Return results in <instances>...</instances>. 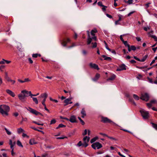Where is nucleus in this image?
<instances>
[{
  "label": "nucleus",
  "mask_w": 157,
  "mask_h": 157,
  "mask_svg": "<svg viewBox=\"0 0 157 157\" xmlns=\"http://www.w3.org/2000/svg\"><path fill=\"white\" fill-rule=\"evenodd\" d=\"M4 62H5V63H6L7 64H9L11 62V61L7 60H6L5 59V61H4Z\"/></svg>",
  "instance_id": "nucleus-63"
},
{
  "label": "nucleus",
  "mask_w": 157,
  "mask_h": 157,
  "mask_svg": "<svg viewBox=\"0 0 157 157\" xmlns=\"http://www.w3.org/2000/svg\"><path fill=\"white\" fill-rule=\"evenodd\" d=\"M27 110L29 111L30 113H32L35 114L36 115H37L39 114H41V113L37 111L36 110L31 108L30 107L28 108H26Z\"/></svg>",
  "instance_id": "nucleus-6"
},
{
  "label": "nucleus",
  "mask_w": 157,
  "mask_h": 157,
  "mask_svg": "<svg viewBox=\"0 0 157 157\" xmlns=\"http://www.w3.org/2000/svg\"><path fill=\"white\" fill-rule=\"evenodd\" d=\"M10 142H9V144L10 145V148L11 149V155L13 156L15 154V153L13 151L14 150V148L13 147L14 145H15V144L16 143V142L15 141H14L13 142H12V141L11 140H9Z\"/></svg>",
  "instance_id": "nucleus-7"
},
{
  "label": "nucleus",
  "mask_w": 157,
  "mask_h": 157,
  "mask_svg": "<svg viewBox=\"0 0 157 157\" xmlns=\"http://www.w3.org/2000/svg\"><path fill=\"white\" fill-rule=\"evenodd\" d=\"M28 60L30 63L32 64L33 63V61L31 58H29L28 59Z\"/></svg>",
  "instance_id": "nucleus-64"
},
{
  "label": "nucleus",
  "mask_w": 157,
  "mask_h": 157,
  "mask_svg": "<svg viewBox=\"0 0 157 157\" xmlns=\"http://www.w3.org/2000/svg\"><path fill=\"white\" fill-rule=\"evenodd\" d=\"M133 97L136 100H138L139 99V97L137 95L135 94H133Z\"/></svg>",
  "instance_id": "nucleus-36"
},
{
  "label": "nucleus",
  "mask_w": 157,
  "mask_h": 157,
  "mask_svg": "<svg viewBox=\"0 0 157 157\" xmlns=\"http://www.w3.org/2000/svg\"><path fill=\"white\" fill-rule=\"evenodd\" d=\"M47 96H48L47 94L46 93H44V94H41L39 97L43 98H45V99H46Z\"/></svg>",
  "instance_id": "nucleus-24"
},
{
  "label": "nucleus",
  "mask_w": 157,
  "mask_h": 157,
  "mask_svg": "<svg viewBox=\"0 0 157 157\" xmlns=\"http://www.w3.org/2000/svg\"><path fill=\"white\" fill-rule=\"evenodd\" d=\"M32 98H33V101L35 102V103L36 104H38V100H37V98H36L33 97Z\"/></svg>",
  "instance_id": "nucleus-30"
},
{
  "label": "nucleus",
  "mask_w": 157,
  "mask_h": 157,
  "mask_svg": "<svg viewBox=\"0 0 157 157\" xmlns=\"http://www.w3.org/2000/svg\"><path fill=\"white\" fill-rule=\"evenodd\" d=\"M44 109L46 110L48 113H50V112L49 110H48L46 107V105L44 106Z\"/></svg>",
  "instance_id": "nucleus-61"
},
{
  "label": "nucleus",
  "mask_w": 157,
  "mask_h": 157,
  "mask_svg": "<svg viewBox=\"0 0 157 157\" xmlns=\"http://www.w3.org/2000/svg\"><path fill=\"white\" fill-rule=\"evenodd\" d=\"M152 103H151V102H150V103H147V105L149 108H150L152 106Z\"/></svg>",
  "instance_id": "nucleus-51"
},
{
  "label": "nucleus",
  "mask_w": 157,
  "mask_h": 157,
  "mask_svg": "<svg viewBox=\"0 0 157 157\" xmlns=\"http://www.w3.org/2000/svg\"><path fill=\"white\" fill-rule=\"evenodd\" d=\"M17 145L19 147H23V146L22 144L21 143L19 140H18L17 141Z\"/></svg>",
  "instance_id": "nucleus-32"
},
{
  "label": "nucleus",
  "mask_w": 157,
  "mask_h": 157,
  "mask_svg": "<svg viewBox=\"0 0 157 157\" xmlns=\"http://www.w3.org/2000/svg\"><path fill=\"white\" fill-rule=\"evenodd\" d=\"M81 113L82 115V117L83 118L84 117L86 116V111L85 110V109L84 108H83L82 109V110L81 112Z\"/></svg>",
  "instance_id": "nucleus-18"
},
{
  "label": "nucleus",
  "mask_w": 157,
  "mask_h": 157,
  "mask_svg": "<svg viewBox=\"0 0 157 157\" xmlns=\"http://www.w3.org/2000/svg\"><path fill=\"white\" fill-rule=\"evenodd\" d=\"M5 130L7 134L8 135H10L11 134V132L8 129H7L6 128H5Z\"/></svg>",
  "instance_id": "nucleus-44"
},
{
  "label": "nucleus",
  "mask_w": 157,
  "mask_h": 157,
  "mask_svg": "<svg viewBox=\"0 0 157 157\" xmlns=\"http://www.w3.org/2000/svg\"><path fill=\"white\" fill-rule=\"evenodd\" d=\"M76 117L74 115L71 116L69 119V121L71 123H75L76 122Z\"/></svg>",
  "instance_id": "nucleus-17"
},
{
  "label": "nucleus",
  "mask_w": 157,
  "mask_h": 157,
  "mask_svg": "<svg viewBox=\"0 0 157 157\" xmlns=\"http://www.w3.org/2000/svg\"><path fill=\"white\" fill-rule=\"evenodd\" d=\"M30 80L28 78H26L24 79V82H29L30 81Z\"/></svg>",
  "instance_id": "nucleus-62"
},
{
  "label": "nucleus",
  "mask_w": 157,
  "mask_h": 157,
  "mask_svg": "<svg viewBox=\"0 0 157 157\" xmlns=\"http://www.w3.org/2000/svg\"><path fill=\"white\" fill-rule=\"evenodd\" d=\"M147 55H145L142 58L140 59V62H143L147 58Z\"/></svg>",
  "instance_id": "nucleus-27"
},
{
  "label": "nucleus",
  "mask_w": 157,
  "mask_h": 157,
  "mask_svg": "<svg viewBox=\"0 0 157 157\" xmlns=\"http://www.w3.org/2000/svg\"><path fill=\"white\" fill-rule=\"evenodd\" d=\"M78 119L79 120L82 125H84L85 124V123L84 121L81 119L80 117H78Z\"/></svg>",
  "instance_id": "nucleus-46"
},
{
  "label": "nucleus",
  "mask_w": 157,
  "mask_h": 157,
  "mask_svg": "<svg viewBox=\"0 0 157 157\" xmlns=\"http://www.w3.org/2000/svg\"><path fill=\"white\" fill-rule=\"evenodd\" d=\"M150 27H143L144 29L146 31H147L148 30H150Z\"/></svg>",
  "instance_id": "nucleus-42"
},
{
  "label": "nucleus",
  "mask_w": 157,
  "mask_h": 157,
  "mask_svg": "<svg viewBox=\"0 0 157 157\" xmlns=\"http://www.w3.org/2000/svg\"><path fill=\"white\" fill-rule=\"evenodd\" d=\"M91 44L93 45L92 48H95L97 47V43L96 42L94 43H93L92 42L91 43Z\"/></svg>",
  "instance_id": "nucleus-45"
},
{
  "label": "nucleus",
  "mask_w": 157,
  "mask_h": 157,
  "mask_svg": "<svg viewBox=\"0 0 157 157\" xmlns=\"http://www.w3.org/2000/svg\"><path fill=\"white\" fill-rule=\"evenodd\" d=\"M38 56V54H33L32 56L34 58H37Z\"/></svg>",
  "instance_id": "nucleus-55"
},
{
  "label": "nucleus",
  "mask_w": 157,
  "mask_h": 157,
  "mask_svg": "<svg viewBox=\"0 0 157 157\" xmlns=\"http://www.w3.org/2000/svg\"><path fill=\"white\" fill-rule=\"evenodd\" d=\"M6 92L9 95L11 96L12 97H14L15 96V95L14 93H13L11 90L9 89H7L6 90Z\"/></svg>",
  "instance_id": "nucleus-13"
},
{
  "label": "nucleus",
  "mask_w": 157,
  "mask_h": 157,
  "mask_svg": "<svg viewBox=\"0 0 157 157\" xmlns=\"http://www.w3.org/2000/svg\"><path fill=\"white\" fill-rule=\"evenodd\" d=\"M152 127L156 130H157V124H154L153 123H151Z\"/></svg>",
  "instance_id": "nucleus-43"
},
{
  "label": "nucleus",
  "mask_w": 157,
  "mask_h": 157,
  "mask_svg": "<svg viewBox=\"0 0 157 157\" xmlns=\"http://www.w3.org/2000/svg\"><path fill=\"white\" fill-rule=\"evenodd\" d=\"M2 156H3V157H8L6 154V153H3L2 155H0V157H2Z\"/></svg>",
  "instance_id": "nucleus-48"
},
{
  "label": "nucleus",
  "mask_w": 157,
  "mask_h": 157,
  "mask_svg": "<svg viewBox=\"0 0 157 157\" xmlns=\"http://www.w3.org/2000/svg\"><path fill=\"white\" fill-rule=\"evenodd\" d=\"M102 57L104 58V59L105 60H106L109 61H111V58L109 57H108L105 55H102Z\"/></svg>",
  "instance_id": "nucleus-23"
},
{
  "label": "nucleus",
  "mask_w": 157,
  "mask_h": 157,
  "mask_svg": "<svg viewBox=\"0 0 157 157\" xmlns=\"http://www.w3.org/2000/svg\"><path fill=\"white\" fill-rule=\"evenodd\" d=\"M132 0H128L127 2V3L129 4H131L132 3Z\"/></svg>",
  "instance_id": "nucleus-57"
},
{
  "label": "nucleus",
  "mask_w": 157,
  "mask_h": 157,
  "mask_svg": "<svg viewBox=\"0 0 157 157\" xmlns=\"http://www.w3.org/2000/svg\"><path fill=\"white\" fill-rule=\"evenodd\" d=\"M141 114L144 119H147L149 117V113L148 111H146L144 109L140 110Z\"/></svg>",
  "instance_id": "nucleus-5"
},
{
  "label": "nucleus",
  "mask_w": 157,
  "mask_h": 157,
  "mask_svg": "<svg viewBox=\"0 0 157 157\" xmlns=\"http://www.w3.org/2000/svg\"><path fill=\"white\" fill-rule=\"evenodd\" d=\"M10 110V107L5 105H0V113L4 116L8 115Z\"/></svg>",
  "instance_id": "nucleus-1"
},
{
  "label": "nucleus",
  "mask_w": 157,
  "mask_h": 157,
  "mask_svg": "<svg viewBox=\"0 0 157 157\" xmlns=\"http://www.w3.org/2000/svg\"><path fill=\"white\" fill-rule=\"evenodd\" d=\"M151 103H152V104H156L157 105V101L155 100H151Z\"/></svg>",
  "instance_id": "nucleus-39"
},
{
  "label": "nucleus",
  "mask_w": 157,
  "mask_h": 157,
  "mask_svg": "<svg viewBox=\"0 0 157 157\" xmlns=\"http://www.w3.org/2000/svg\"><path fill=\"white\" fill-rule=\"evenodd\" d=\"M56 120L55 119H53L51 121L50 124H54L56 123Z\"/></svg>",
  "instance_id": "nucleus-47"
},
{
  "label": "nucleus",
  "mask_w": 157,
  "mask_h": 157,
  "mask_svg": "<svg viewBox=\"0 0 157 157\" xmlns=\"http://www.w3.org/2000/svg\"><path fill=\"white\" fill-rule=\"evenodd\" d=\"M68 40L69 42L70 40H62V41L61 42L62 45L63 46H66L68 41Z\"/></svg>",
  "instance_id": "nucleus-22"
},
{
  "label": "nucleus",
  "mask_w": 157,
  "mask_h": 157,
  "mask_svg": "<svg viewBox=\"0 0 157 157\" xmlns=\"http://www.w3.org/2000/svg\"><path fill=\"white\" fill-rule=\"evenodd\" d=\"M3 83L2 79V77L0 76V86Z\"/></svg>",
  "instance_id": "nucleus-60"
},
{
  "label": "nucleus",
  "mask_w": 157,
  "mask_h": 157,
  "mask_svg": "<svg viewBox=\"0 0 157 157\" xmlns=\"http://www.w3.org/2000/svg\"><path fill=\"white\" fill-rule=\"evenodd\" d=\"M101 121L104 123H111V124L113 125L117 126V124L113 122L110 120L108 118L106 117H102L101 118Z\"/></svg>",
  "instance_id": "nucleus-3"
},
{
  "label": "nucleus",
  "mask_w": 157,
  "mask_h": 157,
  "mask_svg": "<svg viewBox=\"0 0 157 157\" xmlns=\"http://www.w3.org/2000/svg\"><path fill=\"white\" fill-rule=\"evenodd\" d=\"M76 146L78 147H80L82 146V143L81 141H79L78 143L76 145Z\"/></svg>",
  "instance_id": "nucleus-31"
},
{
  "label": "nucleus",
  "mask_w": 157,
  "mask_h": 157,
  "mask_svg": "<svg viewBox=\"0 0 157 157\" xmlns=\"http://www.w3.org/2000/svg\"><path fill=\"white\" fill-rule=\"evenodd\" d=\"M29 95L31 96V98H32L33 96H36L37 95H34L31 93V92L30 91H28Z\"/></svg>",
  "instance_id": "nucleus-40"
},
{
  "label": "nucleus",
  "mask_w": 157,
  "mask_h": 157,
  "mask_svg": "<svg viewBox=\"0 0 157 157\" xmlns=\"http://www.w3.org/2000/svg\"><path fill=\"white\" fill-rule=\"evenodd\" d=\"M89 65L91 68L94 69H96L97 70H99V68L98 67V66L95 63H90Z\"/></svg>",
  "instance_id": "nucleus-12"
},
{
  "label": "nucleus",
  "mask_w": 157,
  "mask_h": 157,
  "mask_svg": "<svg viewBox=\"0 0 157 157\" xmlns=\"http://www.w3.org/2000/svg\"><path fill=\"white\" fill-rule=\"evenodd\" d=\"M130 48L132 50L135 51L136 49V48L135 46L133 45L131 46Z\"/></svg>",
  "instance_id": "nucleus-49"
},
{
  "label": "nucleus",
  "mask_w": 157,
  "mask_h": 157,
  "mask_svg": "<svg viewBox=\"0 0 157 157\" xmlns=\"http://www.w3.org/2000/svg\"><path fill=\"white\" fill-rule=\"evenodd\" d=\"M71 98H68L65 99L64 101V103H65V105H66L69 104H72V102L71 101Z\"/></svg>",
  "instance_id": "nucleus-15"
},
{
  "label": "nucleus",
  "mask_w": 157,
  "mask_h": 157,
  "mask_svg": "<svg viewBox=\"0 0 157 157\" xmlns=\"http://www.w3.org/2000/svg\"><path fill=\"white\" fill-rule=\"evenodd\" d=\"M92 147L94 149H99L102 147V146L98 142H96L93 143L91 145Z\"/></svg>",
  "instance_id": "nucleus-4"
},
{
  "label": "nucleus",
  "mask_w": 157,
  "mask_h": 157,
  "mask_svg": "<svg viewBox=\"0 0 157 157\" xmlns=\"http://www.w3.org/2000/svg\"><path fill=\"white\" fill-rule=\"evenodd\" d=\"M46 99H45V98H44L43 101L42 102V104L44 106L46 105L45 104V101H46Z\"/></svg>",
  "instance_id": "nucleus-56"
},
{
  "label": "nucleus",
  "mask_w": 157,
  "mask_h": 157,
  "mask_svg": "<svg viewBox=\"0 0 157 157\" xmlns=\"http://www.w3.org/2000/svg\"><path fill=\"white\" fill-rule=\"evenodd\" d=\"M29 144L31 145L35 144L37 143V142L36 141L35 139L34 138L30 139L29 140Z\"/></svg>",
  "instance_id": "nucleus-16"
},
{
  "label": "nucleus",
  "mask_w": 157,
  "mask_h": 157,
  "mask_svg": "<svg viewBox=\"0 0 157 157\" xmlns=\"http://www.w3.org/2000/svg\"><path fill=\"white\" fill-rule=\"evenodd\" d=\"M33 122L34 123H35L36 124H37L38 125H40L43 126L44 125V124L42 123H38L36 121H33Z\"/></svg>",
  "instance_id": "nucleus-35"
},
{
  "label": "nucleus",
  "mask_w": 157,
  "mask_h": 157,
  "mask_svg": "<svg viewBox=\"0 0 157 157\" xmlns=\"http://www.w3.org/2000/svg\"><path fill=\"white\" fill-rule=\"evenodd\" d=\"M149 96L147 94L145 93L142 95L140 98L141 99L147 101L149 99Z\"/></svg>",
  "instance_id": "nucleus-10"
},
{
  "label": "nucleus",
  "mask_w": 157,
  "mask_h": 157,
  "mask_svg": "<svg viewBox=\"0 0 157 157\" xmlns=\"http://www.w3.org/2000/svg\"><path fill=\"white\" fill-rule=\"evenodd\" d=\"M126 66L124 64H122L117 69V71H120L126 70Z\"/></svg>",
  "instance_id": "nucleus-11"
},
{
  "label": "nucleus",
  "mask_w": 157,
  "mask_h": 157,
  "mask_svg": "<svg viewBox=\"0 0 157 157\" xmlns=\"http://www.w3.org/2000/svg\"><path fill=\"white\" fill-rule=\"evenodd\" d=\"M88 144L87 143L84 142V143L82 144V146L85 147H87L88 146Z\"/></svg>",
  "instance_id": "nucleus-50"
},
{
  "label": "nucleus",
  "mask_w": 157,
  "mask_h": 157,
  "mask_svg": "<svg viewBox=\"0 0 157 157\" xmlns=\"http://www.w3.org/2000/svg\"><path fill=\"white\" fill-rule=\"evenodd\" d=\"M104 43L105 44V47L106 48V49H107L109 51H111V49H110L108 48V45H107V44L106 43V42L105 41H104Z\"/></svg>",
  "instance_id": "nucleus-33"
},
{
  "label": "nucleus",
  "mask_w": 157,
  "mask_h": 157,
  "mask_svg": "<svg viewBox=\"0 0 157 157\" xmlns=\"http://www.w3.org/2000/svg\"><path fill=\"white\" fill-rule=\"evenodd\" d=\"M88 35V39H96V37L95 36V33L97 32V29H95L92 30L90 33L89 31H87Z\"/></svg>",
  "instance_id": "nucleus-2"
},
{
  "label": "nucleus",
  "mask_w": 157,
  "mask_h": 157,
  "mask_svg": "<svg viewBox=\"0 0 157 157\" xmlns=\"http://www.w3.org/2000/svg\"><path fill=\"white\" fill-rule=\"evenodd\" d=\"M21 93L24 94H26L27 95H29V93H28V91L26 90H22L21 91Z\"/></svg>",
  "instance_id": "nucleus-37"
},
{
  "label": "nucleus",
  "mask_w": 157,
  "mask_h": 157,
  "mask_svg": "<svg viewBox=\"0 0 157 157\" xmlns=\"http://www.w3.org/2000/svg\"><path fill=\"white\" fill-rule=\"evenodd\" d=\"M24 132H25V131L21 128H19L17 129V132L19 134Z\"/></svg>",
  "instance_id": "nucleus-26"
},
{
  "label": "nucleus",
  "mask_w": 157,
  "mask_h": 157,
  "mask_svg": "<svg viewBox=\"0 0 157 157\" xmlns=\"http://www.w3.org/2000/svg\"><path fill=\"white\" fill-rule=\"evenodd\" d=\"M115 77H116V76L114 75H112L111 77L109 78H108L107 79V81H109V80H113L115 79Z\"/></svg>",
  "instance_id": "nucleus-28"
},
{
  "label": "nucleus",
  "mask_w": 157,
  "mask_h": 157,
  "mask_svg": "<svg viewBox=\"0 0 157 157\" xmlns=\"http://www.w3.org/2000/svg\"><path fill=\"white\" fill-rule=\"evenodd\" d=\"M18 96L19 99L20 100L22 101L24 100L25 97L28 96V95L25 94L23 95L21 94H19L18 95Z\"/></svg>",
  "instance_id": "nucleus-14"
},
{
  "label": "nucleus",
  "mask_w": 157,
  "mask_h": 157,
  "mask_svg": "<svg viewBox=\"0 0 157 157\" xmlns=\"http://www.w3.org/2000/svg\"><path fill=\"white\" fill-rule=\"evenodd\" d=\"M98 139V136H96L93 138H92L90 140V142L91 143H93L94 142H95Z\"/></svg>",
  "instance_id": "nucleus-25"
},
{
  "label": "nucleus",
  "mask_w": 157,
  "mask_h": 157,
  "mask_svg": "<svg viewBox=\"0 0 157 157\" xmlns=\"http://www.w3.org/2000/svg\"><path fill=\"white\" fill-rule=\"evenodd\" d=\"M132 38V36L128 34H124L120 36V39H123V38L124 39H131Z\"/></svg>",
  "instance_id": "nucleus-9"
},
{
  "label": "nucleus",
  "mask_w": 157,
  "mask_h": 157,
  "mask_svg": "<svg viewBox=\"0 0 157 157\" xmlns=\"http://www.w3.org/2000/svg\"><path fill=\"white\" fill-rule=\"evenodd\" d=\"M5 78L7 81L10 82L12 85H13L15 83V81L14 80L11 79L8 76V74L7 72H5Z\"/></svg>",
  "instance_id": "nucleus-8"
},
{
  "label": "nucleus",
  "mask_w": 157,
  "mask_h": 157,
  "mask_svg": "<svg viewBox=\"0 0 157 157\" xmlns=\"http://www.w3.org/2000/svg\"><path fill=\"white\" fill-rule=\"evenodd\" d=\"M148 35L149 36L151 37V38L154 39H157V38L156 36L152 35V31H151V32L148 33Z\"/></svg>",
  "instance_id": "nucleus-21"
},
{
  "label": "nucleus",
  "mask_w": 157,
  "mask_h": 157,
  "mask_svg": "<svg viewBox=\"0 0 157 157\" xmlns=\"http://www.w3.org/2000/svg\"><path fill=\"white\" fill-rule=\"evenodd\" d=\"M22 136L23 137H27L28 138L29 136L25 133H22Z\"/></svg>",
  "instance_id": "nucleus-59"
},
{
  "label": "nucleus",
  "mask_w": 157,
  "mask_h": 157,
  "mask_svg": "<svg viewBox=\"0 0 157 157\" xmlns=\"http://www.w3.org/2000/svg\"><path fill=\"white\" fill-rule=\"evenodd\" d=\"M66 126L62 124H60L59 125L58 127L56 128L57 129L58 128H63L65 127Z\"/></svg>",
  "instance_id": "nucleus-41"
},
{
  "label": "nucleus",
  "mask_w": 157,
  "mask_h": 157,
  "mask_svg": "<svg viewBox=\"0 0 157 157\" xmlns=\"http://www.w3.org/2000/svg\"><path fill=\"white\" fill-rule=\"evenodd\" d=\"M42 157H50L48 155V154L47 153H44L41 155Z\"/></svg>",
  "instance_id": "nucleus-38"
},
{
  "label": "nucleus",
  "mask_w": 157,
  "mask_h": 157,
  "mask_svg": "<svg viewBox=\"0 0 157 157\" xmlns=\"http://www.w3.org/2000/svg\"><path fill=\"white\" fill-rule=\"evenodd\" d=\"M4 61H5V59H2V60L0 61V64H4L5 63Z\"/></svg>",
  "instance_id": "nucleus-53"
},
{
  "label": "nucleus",
  "mask_w": 157,
  "mask_h": 157,
  "mask_svg": "<svg viewBox=\"0 0 157 157\" xmlns=\"http://www.w3.org/2000/svg\"><path fill=\"white\" fill-rule=\"evenodd\" d=\"M100 74L98 73H97L96 75H95V77L94 78H92V79L94 81H96L99 79V78H100Z\"/></svg>",
  "instance_id": "nucleus-19"
},
{
  "label": "nucleus",
  "mask_w": 157,
  "mask_h": 157,
  "mask_svg": "<svg viewBox=\"0 0 157 157\" xmlns=\"http://www.w3.org/2000/svg\"><path fill=\"white\" fill-rule=\"evenodd\" d=\"M134 12H135L134 11H132V12H130L129 13H128V15H127L128 16V17L130 16L132 14H133Z\"/></svg>",
  "instance_id": "nucleus-58"
},
{
  "label": "nucleus",
  "mask_w": 157,
  "mask_h": 157,
  "mask_svg": "<svg viewBox=\"0 0 157 157\" xmlns=\"http://www.w3.org/2000/svg\"><path fill=\"white\" fill-rule=\"evenodd\" d=\"M90 138L89 136H86L83 138L84 142L87 143L89 142Z\"/></svg>",
  "instance_id": "nucleus-20"
},
{
  "label": "nucleus",
  "mask_w": 157,
  "mask_h": 157,
  "mask_svg": "<svg viewBox=\"0 0 157 157\" xmlns=\"http://www.w3.org/2000/svg\"><path fill=\"white\" fill-rule=\"evenodd\" d=\"M98 6H101V7L104 6L102 5V3L101 2H98Z\"/></svg>",
  "instance_id": "nucleus-52"
},
{
  "label": "nucleus",
  "mask_w": 157,
  "mask_h": 157,
  "mask_svg": "<svg viewBox=\"0 0 157 157\" xmlns=\"http://www.w3.org/2000/svg\"><path fill=\"white\" fill-rule=\"evenodd\" d=\"M21 44L19 43H17V49L19 51H21Z\"/></svg>",
  "instance_id": "nucleus-29"
},
{
  "label": "nucleus",
  "mask_w": 157,
  "mask_h": 157,
  "mask_svg": "<svg viewBox=\"0 0 157 157\" xmlns=\"http://www.w3.org/2000/svg\"><path fill=\"white\" fill-rule=\"evenodd\" d=\"M122 41L123 43L124 44V45L126 46H129V45L128 44L127 41H124V40H121Z\"/></svg>",
  "instance_id": "nucleus-34"
},
{
  "label": "nucleus",
  "mask_w": 157,
  "mask_h": 157,
  "mask_svg": "<svg viewBox=\"0 0 157 157\" xmlns=\"http://www.w3.org/2000/svg\"><path fill=\"white\" fill-rule=\"evenodd\" d=\"M147 79H148L149 82L150 83H153V81H152V79L151 78H147Z\"/></svg>",
  "instance_id": "nucleus-54"
}]
</instances>
